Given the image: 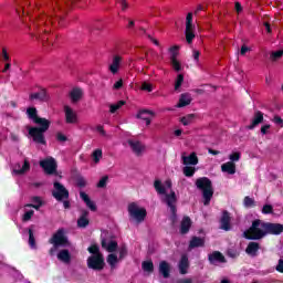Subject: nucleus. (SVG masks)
<instances>
[{
	"instance_id": "59",
	"label": "nucleus",
	"mask_w": 283,
	"mask_h": 283,
	"mask_svg": "<svg viewBox=\"0 0 283 283\" xmlns=\"http://www.w3.org/2000/svg\"><path fill=\"white\" fill-rule=\"evenodd\" d=\"M276 271H279V273H283V260L280 259L279 263L276 265Z\"/></svg>"
},
{
	"instance_id": "44",
	"label": "nucleus",
	"mask_w": 283,
	"mask_h": 283,
	"mask_svg": "<svg viewBox=\"0 0 283 283\" xmlns=\"http://www.w3.org/2000/svg\"><path fill=\"white\" fill-rule=\"evenodd\" d=\"M171 67L175 70V72H182V63L179 62V60H170Z\"/></svg>"
},
{
	"instance_id": "9",
	"label": "nucleus",
	"mask_w": 283,
	"mask_h": 283,
	"mask_svg": "<svg viewBox=\"0 0 283 283\" xmlns=\"http://www.w3.org/2000/svg\"><path fill=\"white\" fill-rule=\"evenodd\" d=\"M52 196L59 201L67 200V198H70V191H67L65 186H63L61 182L55 181L53 184Z\"/></svg>"
},
{
	"instance_id": "13",
	"label": "nucleus",
	"mask_w": 283,
	"mask_h": 283,
	"mask_svg": "<svg viewBox=\"0 0 283 283\" xmlns=\"http://www.w3.org/2000/svg\"><path fill=\"white\" fill-rule=\"evenodd\" d=\"M28 171H30V163L27 160L19 163L13 167L14 176H23V174H28Z\"/></svg>"
},
{
	"instance_id": "25",
	"label": "nucleus",
	"mask_w": 283,
	"mask_h": 283,
	"mask_svg": "<svg viewBox=\"0 0 283 283\" xmlns=\"http://www.w3.org/2000/svg\"><path fill=\"white\" fill-rule=\"evenodd\" d=\"M262 120H264V114H262V112L254 113L251 125L248 126V129H255Z\"/></svg>"
},
{
	"instance_id": "37",
	"label": "nucleus",
	"mask_w": 283,
	"mask_h": 283,
	"mask_svg": "<svg viewBox=\"0 0 283 283\" xmlns=\"http://www.w3.org/2000/svg\"><path fill=\"white\" fill-rule=\"evenodd\" d=\"M230 163H233L235 165V163H240V158H242V153L241 151H232L229 156H228Z\"/></svg>"
},
{
	"instance_id": "42",
	"label": "nucleus",
	"mask_w": 283,
	"mask_h": 283,
	"mask_svg": "<svg viewBox=\"0 0 283 283\" xmlns=\"http://www.w3.org/2000/svg\"><path fill=\"white\" fill-rule=\"evenodd\" d=\"M178 50H180L179 45H174L170 48V61L178 60Z\"/></svg>"
},
{
	"instance_id": "60",
	"label": "nucleus",
	"mask_w": 283,
	"mask_h": 283,
	"mask_svg": "<svg viewBox=\"0 0 283 283\" xmlns=\"http://www.w3.org/2000/svg\"><path fill=\"white\" fill-rule=\"evenodd\" d=\"M120 87H123V80L115 82L113 85V90H120Z\"/></svg>"
},
{
	"instance_id": "50",
	"label": "nucleus",
	"mask_w": 283,
	"mask_h": 283,
	"mask_svg": "<svg viewBox=\"0 0 283 283\" xmlns=\"http://www.w3.org/2000/svg\"><path fill=\"white\" fill-rule=\"evenodd\" d=\"M143 270L146 271L147 273H151L154 271V263L151 261H145L143 264Z\"/></svg>"
},
{
	"instance_id": "18",
	"label": "nucleus",
	"mask_w": 283,
	"mask_h": 283,
	"mask_svg": "<svg viewBox=\"0 0 283 283\" xmlns=\"http://www.w3.org/2000/svg\"><path fill=\"white\" fill-rule=\"evenodd\" d=\"M30 98L31 101H41L42 103H48V101H50V94H48V91L41 90L38 93H32Z\"/></svg>"
},
{
	"instance_id": "63",
	"label": "nucleus",
	"mask_w": 283,
	"mask_h": 283,
	"mask_svg": "<svg viewBox=\"0 0 283 283\" xmlns=\"http://www.w3.org/2000/svg\"><path fill=\"white\" fill-rule=\"evenodd\" d=\"M2 56L4 61H10V55H8V51H6V49L2 50Z\"/></svg>"
},
{
	"instance_id": "36",
	"label": "nucleus",
	"mask_w": 283,
	"mask_h": 283,
	"mask_svg": "<svg viewBox=\"0 0 283 283\" xmlns=\"http://www.w3.org/2000/svg\"><path fill=\"white\" fill-rule=\"evenodd\" d=\"M32 202H33V205H27V207H32L36 211H39V209H41V207H43V200L41 199V197H33Z\"/></svg>"
},
{
	"instance_id": "61",
	"label": "nucleus",
	"mask_w": 283,
	"mask_h": 283,
	"mask_svg": "<svg viewBox=\"0 0 283 283\" xmlns=\"http://www.w3.org/2000/svg\"><path fill=\"white\" fill-rule=\"evenodd\" d=\"M96 132H98L101 136H107V133L105 132V128H103V126H97Z\"/></svg>"
},
{
	"instance_id": "11",
	"label": "nucleus",
	"mask_w": 283,
	"mask_h": 283,
	"mask_svg": "<svg viewBox=\"0 0 283 283\" xmlns=\"http://www.w3.org/2000/svg\"><path fill=\"white\" fill-rule=\"evenodd\" d=\"M126 144L135 156H143V154H145V149H147L145 144L138 139H127Z\"/></svg>"
},
{
	"instance_id": "27",
	"label": "nucleus",
	"mask_w": 283,
	"mask_h": 283,
	"mask_svg": "<svg viewBox=\"0 0 283 283\" xmlns=\"http://www.w3.org/2000/svg\"><path fill=\"white\" fill-rule=\"evenodd\" d=\"M171 271V265L167 261H161L159 263V273H161L163 277H169V272Z\"/></svg>"
},
{
	"instance_id": "15",
	"label": "nucleus",
	"mask_w": 283,
	"mask_h": 283,
	"mask_svg": "<svg viewBox=\"0 0 283 283\" xmlns=\"http://www.w3.org/2000/svg\"><path fill=\"white\" fill-rule=\"evenodd\" d=\"M122 64H123V56L114 55L112 63L108 66L111 74H118V70H120Z\"/></svg>"
},
{
	"instance_id": "52",
	"label": "nucleus",
	"mask_w": 283,
	"mask_h": 283,
	"mask_svg": "<svg viewBox=\"0 0 283 283\" xmlns=\"http://www.w3.org/2000/svg\"><path fill=\"white\" fill-rule=\"evenodd\" d=\"M140 90H143L144 92H154V84L144 82Z\"/></svg>"
},
{
	"instance_id": "54",
	"label": "nucleus",
	"mask_w": 283,
	"mask_h": 283,
	"mask_svg": "<svg viewBox=\"0 0 283 283\" xmlns=\"http://www.w3.org/2000/svg\"><path fill=\"white\" fill-rule=\"evenodd\" d=\"M261 134H262V136H266V134H271L270 124H265V125L261 126Z\"/></svg>"
},
{
	"instance_id": "31",
	"label": "nucleus",
	"mask_w": 283,
	"mask_h": 283,
	"mask_svg": "<svg viewBox=\"0 0 283 283\" xmlns=\"http://www.w3.org/2000/svg\"><path fill=\"white\" fill-rule=\"evenodd\" d=\"M120 258L116 254V253H111L108 254L106 262L107 264H109L111 269H116V264H118V262H120Z\"/></svg>"
},
{
	"instance_id": "29",
	"label": "nucleus",
	"mask_w": 283,
	"mask_h": 283,
	"mask_svg": "<svg viewBox=\"0 0 283 283\" xmlns=\"http://www.w3.org/2000/svg\"><path fill=\"white\" fill-rule=\"evenodd\" d=\"M258 251H260V244L255 242H250L248 244V248L245 249V253H248V255H251L252 258H255V255H258Z\"/></svg>"
},
{
	"instance_id": "40",
	"label": "nucleus",
	"mask_w": 283,
	"mask_h": 283,
	"mask_svg": "<svg viewBox=\"0 0 283 283\" xmlns=\"http://www.w3.org/2000/svg\"><path fill=\"white\" fill-rule=\"evenodd\" d=\"M193 120H196V114H188L181 118V123L185 126L191 125V123H193Z\"/></svg>"
},
{
	"instance_id": "7",
	"label": "nucleus",
	"mask_w": 283,
	"mask_h": 283,
	"mask_svg": "<svg viewBox=\"0 0 283 283\" xmlns=\"http://www.w3.org/2000/svg\"><path fill=\"white\" fill-rule=\"evenodd\" d=\"M49 242L50 244H53V248L49 251L50 255H54L59 247H70V241H67V237H65V231L63 229L57 230Z\"/></svg>"
},
{
	"instance_id": "21",
	"label": "nucleus",
	"mask_w": 283,
	"mask_h": 283,
	"mask_svg": "<svg viewBox=\"0 0 283 283\" xmlns=\"http://www.w3.org/2000/svg\"><path fill=\"white\" fill-rule=\"evenodd\" d=\"M27 115H28V117H29L31 120H33V123H35V125L41 124V120H49V119H45V118H43V117H39L38 111H36V108H34V107H29V108L27 109Z\"/></svg>"
},
{
	"instance_id": "58",
	"label": "nucleus",
	"mask_w": 283,
	"mask_h": 283,
	"mask_svg": "<svg viewBox=\"0 0 283 283\" xmlns=\"http://www.w3.org/2000/svg\"><path fill=\"white\" fill-rule=\"evenodd\" d=\"M234 10L238 14H240V12H242V10H243L242 4L240 2H235Z\"/></svg>"
},
{
	"instance_id": "35",
	"label": "nucleus",
	"mask_w": 283,
	"mask_h": 283,
	"mask_svg": "<svg viewBox=\"0 0 283 283\" xmlns=\"http://www.w3.org/2000/svg\"><path fill=\"white\" fill-rule=\"evenodd\" d=\"M189 229H191V219L189 217H185L181 221V233H189Z\"/></svg>"
},
{
	"instance_id": "45",
	"label": "nucleus",
	"mask_w": 283,
	"mask_h": 283,
	"mask_svg": "<svg viewBox=\"0 0 283 283\" xmlns=\"http://www.w3.org/2000/svg\"><path fill=\"white\" fill-rule=\"evenodd\" d=\"M243 205L244 207H247L248 209H251L252 207H255V199L251 198V197H245L243 199Z\"/></svg>"
},
{
	"instance_id": "43",
	"label": "nucleus",
	"mask_w": 283,
	"mask_h": 283,
	"mask_svg": "<svg viewBox=\"0 0 283 283\" xmlns=\"http://www.w3.org/2000/svg\"><path fill=\"white\" fill-rule=\"evenodd\" d=\"M116 251L118 253L119 260H124V258H127V247L126 245H122V247L117 248Z\"/></svg>"
},
{
	"instance_id": "22",
	"label": "nucleus",
	"mask_w": 283,
	"mask_h": 283,
	"mask_svg": "<svg viewBox=\"0 0 283 283\" xmlns=\"http://www.w3.org/2000/svg\"><path fill=\"white\" fill-rule=\"evenodd\" d=\"M220 224L223 231H229L231 229V214H229V212L224 211L222 213Z\"/></svg>"
},
{
	"instance_id": "53",
	"label": "nucleus",
	"mask_w": 283,
	"mask_h": 283,
	"mask_svg": "<svg viewBox=\"0 0 283 283\" xmlns=\"http://www.w3.org/2000/svg\"><path fill=\"white\" fill-rule=\"evenodd\" d=\"M76 185L77 187H87V179L84 177H77Z\"/></svg>"
},
{
	"instance_id": "39",
	"label": "nucleus",
	"mask_w": 283,
	"mask_h": 283,
	"mask_svg": "<svg viewBox=\"0 0 283 283\" xmlns=\"http://www.w3.org/2000/svg\"><path fill=\"white\" fill-rule=\"evenodd\" d=\"M123 105H125V101H119L115 104H111L109 105L111 114H116V112H118V109H120V107H123Z\"/></svg>"
},
{
	"instance_id": "19",
	"label": "nucleus",
	"mask_w": 283,
	"mask_h": 283,
	"mask_svg": "<svg viewBox=\"0 0 283 283\" xmlns=\"http://www.w3.org/2000/svg\"><path fill=\"white\" fill-rule=\"evenodd\" d=\"M71 103L76 105L83 98V88L75 87L69 93Z\"/></svg>"
},
{
	"instance_id": "28",
	"label": "nucleus",
	"mask_w": 283,
	"mask_h": 283,
	"mask_svg": "<svg viewBox=\"0 0 283 283\" xmlns=\"http://www.w3.org/2000/svg\"><path fill=\"white\" fill-rule=\"evenodd\" d=\"M221 171H223V174H229L230 176H233V174H235V164H233V161L224 163L223 165H221Z\"/></svg>"
},
{
	"instance_id": "26",
	"label": "nucleus",
	"mask_w": 283,
	"mask_h": 283,
	"mask_svg": "<svg viewBox=\"0 0 283 283\" xmlns=\"http://www.w3.org/2000/svg\"><path fill=\"white\" fill-rule=\"evenodd\" d=\"M205 238L200 237H192V239L189 242V249H198L205 247Z\"/></svg>"
},
{
	"instance_id": "33",
	"label": "nucleus",
	"mask_w": 283,
	"mask_h": 283,
	"mask_svg": "<svg viewBox=\"0 0 283 283\" xmlns=\"http://www.w3.org/2000/svg\"><path fill=\"white\" fill-rule=\"evenodd\" d=\"M184 165H198V156L196 153L190 154L189 156H182Z\"/></svg>"
},
{
	"instance_id": "57",
	"label": "nucleus",
	"mask_w": 283,
	"mask_h": 283,
	"mask_svg": "<svg viewBox=\"0 0 283 283\" xmlns=\"http://www.w3.org/2000/svg\"><path fill=\"white\" fill-rule=\"evenodd\" d=\"M247 52H251V48H249L247 45H242L241 51H240V55L244 56V54H247Z\"/></svg>"
},
{
	"instance_id": "41",
	"label": "nucleus",
	"mask_w": 283,
	"mask_h": 283,
	"mask_svg": "<svg viewBox=\"0 0 283 283\" xmlns=\"http://www.w3.org/2000/svg\"><path fill=\"white\" fill-rule=\"evenodd\" d=\"M32 216H34V210H28V207L24 206V214L22 217L23 222H30Z\"/></svg>"
},
{
	"instance_id": "20",
	"label": "nucleus",
	"mask_w": 283,
	"mask_h": 283,
	"mask_svg": "<svg viewBox=\"0 0 283 283\" xmlns=\"http://www.w3.org/2000/svg\"><path fill=\"white\" fill-rule=\"evenodd\" d=\"M56 256L60 262H63V264H70L72 262V254L67 249L60 250Z\"/></svg>"
},
{
	"instance_id": "46",
	"label": "nucleus",
	"mask_w": 283,
	"mask_h": 283,
	"mask_svg": "<svg viewBox=\"0 0 283 283\" xmlns=\"http://www.w3.org/2000/svg\"><path fill=\"white\" fill-rule=\"evenodd\" d=\"M182 83H185V76L182 74H178L177 78L175 81V90L178 91L182 86Z\"/></svg>"
},
{
	"instance_id": "3",
	"label": "nucleus",
	"mask_w": 283,
	"mask_h": 283,
	"mask_svg": "<svg viewBox=\"0 0 283 283\" xmlns=\"http://www.w3.org/2000/svg\"><path fill=\"white\" fill-rule=\"evenodd\" d=\"M88 252L92 254L87 259V266L93 271H103L105 269V259L98 249V245H91Z\"/></svg>"
},
{
	"instance_id": "1",
	"label": "nucleus",
	"mask_w": 283,
	"mask_h": 283,
	"mask_svg": "<svg viewBox=\"0 0 283 283\" xmlns=\"http://www.w3.org/2000/svg\"><path fill=\"white\" fill-rule=\"evenodd\" d=\"M154 187L159 193V196H163L164 202L169 207L172 216H176V192L171 190V180H166L164 184L160 180H155Z\"/></svg>"
},
{
	"instance_id": "2",
	"label": "nucleus",
	"mask_w": 283,
	"mask_h": 283,
	"mask_svg": "<svg viewBox=\"0 0 283 283\" xmlns=\"http://www.w3.org/2000/svg\"><path fill=\"white\" fill-rule=\"evenodd\" d=\"M128 219L133 224H143L147 218V209L138 202H130L127 206Z\"/></svg>"
},
{
	"instance_id": "17",
	"label": "nucleus",
	"mask_w": 283,
	"mask_h": 283,
	"mask_svg": "<svg viewBox=\"0 0 283 283\" xmlns=\"http://www.w3.org/2000/svg\"><path fill=\"white\" fill-rule=\"evenodd\" d=\"M208 260L210 262V264H213L214 266H218V264H222L224 262H227L224 260V255H222V253H220L219 251L212 252L211 254H209Z\"/></svg>"
},
{
	"instance_id": "51",
	"label": "nucleus",
	"mask_w": 283,
	"mask_h": 283,
	"mask_svg": "<svg viewBox=\"0 0 283 283\" xmlns=\"http://www.w3.org/2000/svg\"><path fill=\"white\" fill-rule=\"evenodd\" d=\"M108 180H109V177L107 176L102 177L97 184L98 189H105V187H107Z\"/></svg>"
},
{
	"instance_id": "32",
	"label": "nucleus",
	"mask_w": 283,
	"mask_h": 283,
	"mask_svg": "<svg viewBox=\"0 0 283 283\" xmlns=\"http://www.w3.org/2000/svg\"><path fill=\"white\" fill-rule=\"evenodd\" d=\"M91 158L94 165H98V163L103 160V149L96 148L95 150H93Z\"/></svg>"
},
{
	"instance_id": "4",
	"label": "nucleus",
	"mask_w": 283,
	"mask_h": 283,
	"mask_svg": "<svg viewBox=\"0 0 283 283\" xmlns=\"http://www.w3.org/2000/svg\"><path fill=\"white\" fill-rule=\"evenodd\" d=\"M243 235L247 240H262L266 235L265 223L260 220L253 221L250 229L243 232Z\"/></svg>"
},
{
	"instance_id": "47",
	"label": "nucleus",
	"mask_w": 283,
	"mask_h": 283,
	"mask_svg": "<svg viewBox=\"0 0 283 283\" xmlns=\"http://www.w3.org/2000/svg\"><path fill=\"white\" fill-rule=\"evenodd\" d=\"M283 56V49L273 51L270 55L271 61H280V57Z\"/></svg>"
},
{
	"instance_id": "49",
	"label": "nucleus",
	"mask_w": 283,
	"mask_h": 283,
	"mask_svg": "<svg viewBox=\"0 0 283 283\" xmlns=\"http://www.w3.org/2000/svg\"><path fill=\"white\" fill-rule=\"evenodd\" d=\"M196 174V168L191 166H186L184 167V175L187 176L188 178H191Z\"/></svg>"
},
{
	"instance_id": "56",
	"label": "nucleus",
	"mask_w": 283,
	"mask_h": 283,
	"mask_svg": "<svg viewBox=\"0 0 283 283\" xmlns=\"http://www.w3.org/2000/svg\"><path fill=\"white\" fill-rule=\"evenodd\" d=\"M192 59H195L196 63H198V61H200V51L193 50L192 51Z\"/></svg>"
},
{
	"instance_id": "10",
	"label": "nucleus",
	"mask_w": 283,
	"mask_h": 283,
	"mask_svg": "<svg viewBox=\"0 0 283 283\" xmlns=\"http://www.w3.org/2000/svg\"><path fill=\"white\" fill-rule=\"evenodd\" d=\"M64 120L67 125H78V113L70 105H64Z\"/></svg>"
},
{
	"instance_id": "55",
	"label": "nucleus",
	"mask_w": 283,
	"mask_h": 283,
	"mask_svg": "<svg viewBox=\"0 0 283 283\" xmlns=\"http://www.w3.org/2000/svg\"><path fill=\"white\" fill-rule=\"evenodd\" d=\"M262 213H264V214L273 213V206H271V205L263 206Z\"/></svg>"
},
{
	"instance_id": "6",
	"label": "nucleus",
	"mask_w": 283,
	"mask_h": 283,
	"mask_svg": "<svg viewBox=\"0 0 283 283\" xmlns=\"http://www.w3.org/2000/svg\"><path fill=\"white\" fill-rule=\"evenodd\" d=\"M40 128L39 127H31L29 128V134L31 135V138H33L34 143H38V145H45V132L50 129V120H40Z\"/></svg>"
},
{
	"instance_id": "8",
	"label": "nucleus",
	"mask_w": 283,
	"mask_h": 283,
	"mask_svg": "<svg viewBox=\"0 0 283 283\" xmlns=\"http://www.w3.org/2000/svg\"><path fill=\"white\" fill-rule=\"evenodd\" d=\"M196 25L193 24V13H188L186 17V41L187 43H192L193 39H196Z\"/></svg>"
},
{
	"instance_id": "12",
	"label": "nucleus",
	"mask_w": 283,
	"mask_h": 283,
	"mask_svg": "<svg viewBox=\"0 0 283 283\" xmlns=\"http://www.w3.org/2000/svg\"><path fill=\"white\" fill-rule=\"evenodd\" d=\"M40 166L44 169L45 174L52 175L56 172V159L53 157L41 160Z\"/></svg>"
},
{
	"instance_id": "24",
	"label": "nucleus",
	"mask_w": 283,
	"mask_h": 283,
	"mask_svg": "<svg viewBox=\"0 0 283 283\" xmlns=\"http://www.w3.org/2000/svg\"><path fill=\"white\" fill-rule=\"evenodd\" d=\"M191 101H193L191 94L182 93L179 97V103L177 104V107H187V105H191Z\"/></svg>"
},
{
	"instance_id": "14",
	"label": "nucleus",
	"mask_w": 283,
	"mask_h": 283,
	"mask_svg": "<svg viewBox=\"0 0 283 283\" xmlns=\"http://www.w3.org/2000/svg\"><path fill=\"white\" fill-rule=\"evenodd\" d=\"M102 247L108 253H115V251H118V242H116V240H113V239L102 240Z\"/></svg>"
},
{
	"instance_id": "30",
	"label": "nucleus",
	"mask_w": 283,
	"mask_h": 283,
	"mask_svg": "<svg viewBox=\"0 0 283 283\" xmlns=\"http://www.w3.org/2000/svg\"><path fill=\"white\" fill-rule=\"evenodd\" d=\"M80 197L85 202L86 207L91 209V211H96V205L94 203V201H91L90 196H87V193L81 191Z\"/></svg>"
},
{
	"instance_id": "5",
	"label": "nucleus",
	"mask_w": 283,
	"mask_h": 283,
	"mask_svg": "<svg viewBox=\"0 0 283 283\" xmlns=\"http://www.w3.org/2000/svg\"><path fill=\"white\" fill-rule=\"evenodd\" d=\"M197 189L202 191L203 196V205L207 207L211 202V198H213V185L211 184V179L207 177H201L196 180Z\"/></svg>"
},
{
	"instance_id": "48",
	"label": "nucleus",
	"mask_w": 283,
	"mask_h": 283,
	"mask_svg": "<svg viewBox=\"0 0 283 283\" xmlns=\"http://www.w3.org/2000/svg\"><path fill=\"white\" fill-rule=\"evenodd\" d=\"M29 247L36 249V241L34 239V232H32V229L29 230Z\"/></svg>"
},
{
	"instance_id": "62",
	"label": "nucleus",
	"mask_w": 283,
	"mask_h": 283,
	"mask_svg": "<svg viewBox=\"0 0 283 283\" xmlns=\"http://www.w3.org/2000/svg\"><path fill=\"white\" fill-rule=\"evenodd\" d=\"M56 138L60 140V143H65V140H67V137L61 133L57 134Z\"/></svg>"
},
{
	"instance_id": "38",
	"label": "nucleus",
	"mask_w": 283,
	"mask_h": 283,
	"mask_svg": "<svg viewBox=\"0 0 283 283\" xmlns=\"http://www.w3.org/2000/svg\"><path fill=\"white\" fill-rule=\"evenodd\" d=\"M147 116H154V111L142 109L137 113L136 118L145 120L148 118Z\"/></svg>"
},
{
	"instance_id": "64",
	"label": "nucleus",
	"mask_w": 283,
	"mask_h": 283,
	"mask_svg": "<svg viewBox=\"0 0 283 283\" xmlns=\"http://www.w3.org/2000/svg\"><path fill=\"white\" fill-rule=\"evenodd\" d=\"M179 283H193V281L191 279H184Z\"/></svg>"
},
{
	"instance_id": "23",
	"label": "nucleus",
	"mask_w": 283,
	"mask_h": 283,
	"mask_svg": "<svg viewBox=\"0 0 283 283\" xmlns=\"http://www.w3.org/2000/svg\"><path fill=\"white\" fill-rule=\"evenodd\" d=\"M178 266H179V273L181 275H187L189 271V258H187V255H182Z\"/></svg>"
},
{
	"instance_id": "16",
	"label": "nucleus",
	"mask_w": 283,
	"mask_h": 283,
	"mask_svg": "<svg viewBox=\"0 0 283 283\" xmlns=\"http://www.w3.org/2000/svg\"><path fill=\"white\" fill-rule=\"evenodd\" d=\"M283 232V226L280 223H265V234L280 235Z\"/></svg>"
},
{
	"instance_id": "34",
	"label": "nucleus",
	"mask_w": 283,
	"mask_h": 283,
	"mask_svg": "<svg viewBox=\"0 0 283 283\" xmlns=\"http://www.w3.org/2000/svg\"><path fill=\"white\" fill-rule=\"evenodd\" d=\"M87 216H88V212L84 211L80 217V219L77 220V227H80V229H85V227L90 224V219L87 218Z\"/></svg>"
}]
</instances>
